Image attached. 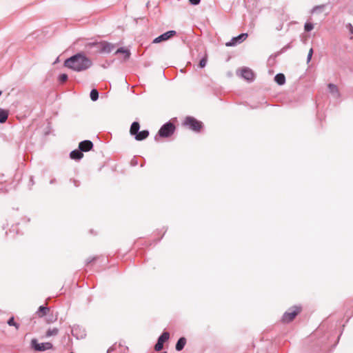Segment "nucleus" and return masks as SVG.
Masks as SVG:
<instances>
[{
    "label": "nucleus",
    "instance_id": "1",
    "mask_svg": "<svg viewBox=\"0 0 353 353\" xmlns=\"http://www.w3.org/2000/svg\"><path fill=\"white\" fill-rule=\"evenodd\" d=\"M63 65L72 71L81 72L90 68L92 61L83 52H79L66 59Z\"/></svg>",
    "mask_w": 353,
    "mask_h": 353
},
{
    "label": "nucleus",
    "instance_id": "2",
    "mask_svg": "<svg viewBox=\"0 0 353 353\" xmlns=\"http://www.w3.org/2000/svg\"><path fill=\"white\" fill-rule=\"evenodd\" d=\"M183 125L194 132H199L203 126L201 121L190 116L185 119Z\"/></svg>",
    "mask_w": 353,
    "mask_h": 353
},
{
    "label": "nucleus",
    "instance_id": "3",
    "mask_svg": "<svg viewBox=\"0 0 353 353\" xmlns=\"http://www.w3.org/2000/svg\"><path fill=\"white\" fill-rule=\"evenodd\" d=\"M175 130V125L171 123L170 121H168L165 123H164L161 128L159 129L158 132V134L161 137L166 138L170 137L172 136Z\"/></svg>",
    "mask_w": 353,
    "mask_h": 353
},
{
    "label": "nucleus",
    "instance_id": "4",
    "mask_svg": "<svg viewBox=\"0 0 353 353\" xmlns=\"http://www.w3.org/2000/svg\"><path fill=\"white\" fill-rule=\"evenodd\" d=\"M301 309V308L300 307L297 306L289 308V310L283 314L282 316V321L283 323L291 322L300 312Z\"/></svg>",
    "mask_w": 353,
    "mask_h": 353
},
{
    "label": "nucleus",
    "instance_id": "5",
    "mask_svg": "<svg viewBox=\"0 0 353 353\" xmlns=\"http://www.w3.org/2000/svg\"><path fill=\"white\" fill-rule=\"evenodd\" d=\"M170 338V334L168 332H164L158 338L157 342L154 345V350L157 352L161 351L163 347V343L167 341Z\"/></svg>",
    "mask_w": 353,
    "mask_h": 353
},
{
    "label": "nucleus",
    "instance_id": "6",
    "mask_svg": "<svg viewBox=\"0 0 353 353\" xmlns=\"http://www.w3.org/2000/svg\"><path fill=\"white\" fill-rule=\"evenodd\" d=\"M34 349L37 351H45L52 348L53 345L50 342L38 343L36 339L32 340Z\"/></svg>",
    "mask_w": 353,
    "mask_h": 353
},
{
    "label": "nucleus",
    "instance_id": "7",
    "mask_svg": "<svg viewBox=\"0 0 353 353\" xmlns=\"http://www.w3.org/2000/svg\"><path fill=\"white\" fill-rule=\"evenodd\" d=\"M248 37V33H241L239 35L232 37V39L226 43L227 46H234L241 43Z\"/></svg>",
    "mask_w": 353,
    "mask_h": 353
},
{
    "label": "nucleus",
    "instance_id": "8",
    "mask_svg": "<svg viewBox=\"0 0 353 353\" xmlns=\"http://www.w3.org/2000/svg\"><path fill=\"white\" fill-rule=\"evenodd\" d=\"M176 33V32L174 30H169V31L161 34L160 36L156 37L153 40L152 43H159L161 41H167L168 39H169L170 38H171L172 37L175 35Z\"/></svg>",
    "mask_w": 353,
    "mask_h": 353
},
{
    "label": "nucleus",
    "instance_id": "9",
    "mask_svg": "<svg viewBox=\"0 0 353 353\" xmlns=\"http://www.w3.org/2000/svg\"><path fill=\"white\" fill-rule=\"evenodd\" d=\"M99 46H101V54H109L115 48V46L114 44L105 41H103L102 44H99Z\"/></svg>",
    "mask_w": 353,
    "mask_h": 353
},
{
    "label": "nucleus",
    "instance_id": "10",
    "mask_svg": "<svg viewBox=\"0 0 353 353\" xmlns=\"http://www.w3.org/2000/svg\"><path fill=\"white\" fill-rule=\"evenodd\" d=\"M241 76L248 81H252L254 79V73L252 70L248 68H243L241 70Z\"/></svg>",
    "mask_w": 353,
    "mask_h": 353
},
{
    "label": "nucleus",
    "instance_id": "11",
    "mask_svg": "<svg viewBox=\"0 0 353 353\" xmlns=\"http://www.w3.org/2000/svg\"><path fill=\"white\" fill-rule=\"evenodd\" d=\"M93 148V143L90 140L82 141L79 144V149L82 152H88Z\"/></svg>",
    "mask_w": 353,
    "mask_h": 353
},
{
    "label": "nucleus",
    "instance_id": "12",
    "mask_svg": "<svg viewBox=\"0 0 353 353\" xmlns=\"http://www.w3.org/2000/svg\"><path fill=\"white\" fill-rule=\"evenodd\" d=\"M72 334L77 339H83L85 336L84 330H81L79 326L72 327Z\"/></svg>",
    "mask_w": 353,
    "mask_h": 353
},
{
    "label": "nucleus",
    "instance_id": "13",
    "mask_svg": "<svg viewBox=\"0 0 353 353\" xmlns=\"http://www.w3.org/2000/svg\"><path fill=\"white\" fill-rule=\"evenodd\" d=\"M83 157V152L79 149V150H74L70 153V157L72 159L79 161Z\"/></svg>",
    "mask_w": 353,
    "mask_h": 353
},
{
    "label": "nucleus",
    "instance_id": "14",
    "mask_svg": "<svg viewBox=\"0 0 353 353\" xmlns=\"http://www.w3.org/2000/svg\"><path fill=\"white\" fill-rule=\"evenodd\" d=\"M99 44H102V41L88 43L86 46L90 49H94V53L101 54V46Z\"/></svg>",
    "mask_w": 353,
    "mask_h": 353
},
{
    "label": "nucleus",
    "instance_id": "15",
    "mask_svg": "<svg viewBox=\"0 0 353 353\" xmlns=\"http://www.w3.org/2000/svg\"><path fill=\"white\" fill-rule=\"evenodd\" d=\"M329 92L332 94L334 98H339L340 96L338 88L336 85L329 83L327 85Z\"/></svg>",
    "mask_w": 353,
    "mask_h": 353
},
{
    "label": "nucleus",
    "instance_id": "16",
    "mask_svg": "<svg viewBox=\"0 0 353 353\" xmlns=\"http://www.w3.org/2000/svg\"><path fill=\"white\" fill-rule=\"evenodd\" d=\"M149 136V131L147 130H142L141 132H138L137 134L134 135V139L137 141H143L145 139Z\"/></svg>",
    "mask_w": 353,
    "mask_h": 353
},
{
    "label": "nucleus",
    "instance_id": "17",
    "mask_svg": "<svg viewBox=\"0 0 353 353\" xmlns=\"http://www.w3.org/2000/svg\"><path fill=\"white\" fill-rule=\"evenodd\" d=\"M8 110L0 108V123H6L8 118Z\"/></svg>",
    "mask_w": 353,
    "mask_h": 353
},
{
    "label": "nucleus",
    "instance_id": "18",
    "mask_svg": "<svg viewBox=\"0 0 353 353\" xmlns=\"http://www.w3.org/2000/svg\"><path fill=\"white\" fill-rule=\"evenodd\" d=\"M185 343H186V339L185 337H181L176 342V344L175 345V349L177 351H181L182 350L185 345Z\"/></svg>",
    "mask_w": 353,
    "mask_h": 353
},
{
    "label": "nucleus",
    "instance_id": "19",
    "mask_svg": "<svg viewBox=\"0 0 353 353\" xmlns=\"http://www.w3.org/2000/svg\"><path fill=\"white\" fill-rule=\"evenodd\" d=\"M274 81L278 85H282L285 83V77L283 73H278L274 77Z\"/></svg>",
    "mask_w": 353,
    "mask_h": 353
},
{
    "label": "nucleus",
    "instance_id": "20",
    "mask_svg": "<svg viewBox=\"0 0 353 353\" xmlns=\"http://www.w3.org/2000/svg\"><path fill=\"white\" fill-rule=\"evenodd\" d=\"M139 128H140V125H139V122L134 121L130 126V134L132 136H134L139 131Z\"/></svg>",
    "mask_w": 353,
    "mask_h": 353
},
{
    "label": "nucleus",
    "instance_id": "21",
    "mask_svg": "<svg viewBox=\"0 0 353 353\" xmlns=\"http://www.w3.org/2000/svg\"><path fill=\"white\" fill-rule=\"evenodd\" d=\"M50 310V308L46 307V306H43V305H41L37 313L38 314V315L40 316V317H43V316L46 315L47 312Z\"/></svg>",
    "mask_w": 353,
    "mask_h": 353
},
{
    "label": "nucleus",
    "instance_id": "22",
    "mask_svg": "<svg viewBox=\"0 0 353 353\" xmlns=\"http://www.w3.org/2000/svg\"><path fill=\"white\" fill-rule=\"evenodd\" d=\"M120 53L125 54V57H124L125 59H128L130 57V50H125L123 48H119V49L117 50V51L115 52V54H120Z\"/></svg>",
    "mask_w": 353,
    "mask_h": 353
},
{
    "label": "nucleus",
    "instance_id": "23",
    "mask_svg": "<svg viewBox=\"0 0 353 353\" xmlns=\"http://www.w3.org/2000/svg\"><path fill=\"white\" fill-rule=\"evenodd\" d=\"M90 97L92 101H96L99 99V92L97 89L90 91Z\"/></svg>",
    "mask_w": 353,
    "mask_h": 353
},
{
    "label": "nucleus",
    "instance_id": "24",
    "mask_svg": "<svg viewBox=\"0 0 353 353\" xmlns=\"http://www.w3.org/2000/svg\"><path fill=\"white\" fill-rule=\"evenodd\" d=\"M59 330L56 327H54L52 329H48L46 332V336L50 337L52 336H55L58 334Z\"/></svg>",
    "mask_w": 353,
    "mask_h": 353
},
{
    "label": "nucleus",
    "instance_id": "25",
    "mask_svg": "<svg viewBox=\"0 0 353 353\" xmlns=\"http://www.w3.org/2000/svg\"><path fill=\"white\" fill-rule=\"evenodd\" d=\"M325 7V4L316 6L312 9V13L322 12L324 10Z\"/></svg>",
    "mask_w": 353,
    "mask_h": 353
},
{
    "label": "nucleus",
    "instance_id": "26",
    "mask_svg": "<svg viewBox=\"0 0 353 353\" xmlns=\"http://www.w3.org/2000/svg\"><path fill=\"white\" fill-rule=\"evenodd\" d=\"M68 74H61L58 77V80L61 83H63L68 80Z\"/></svg>",
    "mask_w": 353,
    "mask_h": 353
},
{
    "label": "nucleus",
    "instance_id": "27",
    "mask_svg": "<svg viewBox=\"0 0 353 353\" xmlns=\"http://www.w3.org/2000/svg\"><path fill=\"white\" fill-rule=\"evenodd\" d=\"M8 324L10 326H14L17 329L19 328V324L16 323L14 321V319L13 316L10 317L8 321Z\"/></svg>",
    "mask_w": 353,
    "mask_h": 353
},
{
    "label": "nucleus",
    "instance_id": "28",
    "mask_svg": "<svg viewBox=\"0 0 353 353\" xmlns=\"http://www.w3.org/2000/svg\"><path fill=\"white\" fill-rule=\"evenodd\" d=\"M304 28L306 32H310L314 28V26L312 23L306 22Z\"/></svg>",
    "mask_w": 353,
    "mask_h": 353
},
{
    "label": "nucleus",
    "instance_id": "29",
    "mask_svg": "<svg viewBox=\"0 0 353 353\" xmlns=\"http://www.w3.org/2000/svg\"><path fill=\"white\" fill-rule=\"evenodd\" d=\"M206 63H207V58L206 57H203L200 60L199 65V67L204 68L206 65Z\"/></svg>",
    "mask_w": 353,
    "mask_h": 353
},
{
    "label": "nucleus",
    "instance_id": "30",
    "mask_svg": "<svg viewBox=\"0 0 353 353\" xmlns=\"http://www.w3.org/2000/svg\"><path fill=\"white\" fill-rule=\"evenodd\" d=\"M312 54H313V49L310 48V50H309V52L307 54V63H309L310 61Z\"/></svg>",
    "mask_w": 353,
    "mask_h": 353
},
{
    "label": "nucleus",
    "instance_id": "31",
    "mask_svg": "<svg viewBox=\"0 0 353 353\" xmlns=\"http://www.w3.org/2000/svg\"><path fill=\"white\" fill-rule=\"evenodd\" d=\"M346 28L349 30L351 34H353V26L350 23L346 24Z\"/></svg>",
    "mask_w": 353,
    "mask_h": 353
},
{
    "label": "nucleus",
    "instance_id": "32",
    "mask_svg": "<svg viewBox=\"0 0 353 353\" xmlns=\"http://www.w3.org/2000/svg\"><path fill=\"white\" fill-rule=\"evenodd\" d=\"M189 2L191 5L196 6L200 3L201 0H189Z\"/></svg>",
    "mask_w": 353,
    "mask_h": 353
},
{
    "label": "nucleus",
    "instance_id": "33",
    "mask_svg": "<svg viewBox=\"0 0 353 353\" xmlns=\"http://www.w3.org/2000/svg\"><path fill=\"white\" fill-rule=\"evenodd\" d=\"M97 259V257L94 256V257H89L86 259V264H89L91 262L94 261V260Z\"/></svg>",
    "mask_w": 353,
    "mask_h": 353
},
{
    "label": "nucleus",
    "instance_id": "34",
    "mask_svg": "<svg viewBox=\"0 0 353 353\" xmlns=\"http://www.w3.org/2000/svg\"><path fill=\"white\" fill-rule=\"evenodd\" d=\"M113 349L112 347L109 348L107 351V353H110L111 351H112Z\"/></svg>",
    "mask_w": 353,
    "mask_h": 353
},
{
    "label": "nucleus",
    "instance_id": "35",
    "mask_svg": "<svg viewBox=\"0 0 353 353\" xmlns=\"http://www.w3.org/2000/svg\"><path fill=\"white\" fill-rule=\"evenodd\" d=\"M55 179H52L50 181V183H53L54 182Z\"/></svg>",
    "mask_w": 353,
    "mask_h": 353
},
{
    "label": "nucleus",
    "instance_id": "36",
    "mask_svg": "<svg viewBox=\"0 0 353 353\" xmlns=\"http://www.w3.org/2000/svg\"><path fill=\"white\" fill-rule=\"evenodd\" d=\"M30 182H32V184H33V179L32 177L30 178Z\"/></svg>",
    "mask_w": 353,
    "mask_h": 353
},
{
    "label": "nucleus",
    "instance_id": "37",
    "mask_svg": "<svg viewBox=\"0 0 353 353\" xmlns=\"http://www.w3.org/2000/svg\"><path fill=\"white\" fill-rule=\"evenodd\" d=\"M74 185L75 186H78L79 185L78 184H77L76 181H74Z\"/></svg>",
    "mask_w": 353,
    "mask_h": 353
},
{
    "label": "nucleus",
    "instance_id": "38",
    "mask_svg": "<svg viewBox=\"0 0 353 353\" xmlns=\"http://www.w3.org/2000/svg\"><path fill=\"white\" fill-rule=\"evenodd\" d=\"M2 94V91L0 90V96Z\"/></svg>",
    "mask_w": 353,
    "mask_h": 353
},
{
    "label": "nucleus",
    "instance_id": "39",
    "mask_svg": "<svg viewBox=\"0 0 353 353\" xmlns=\"http://www.w3.org/2000/svg\"><path fill=\"white\" fill-rule=\"evenodd\" d=\"M70 353H74V352H70Z\"/></svg>",
    "mask_w": 353,
    "mask_h": 353
}]
</instances>
